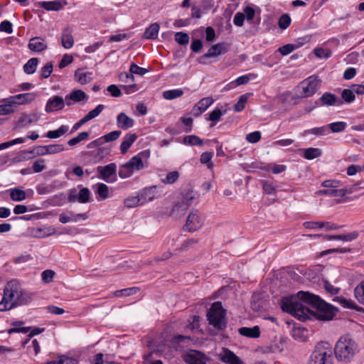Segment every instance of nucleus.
Returning a JSON list of instances; mask_svg holds the SVG:
<instances>
[{"mask_svg":"<svg viewBox=\"0 0 364 364\" xmlns=\"http://www.w3.org/2000/svg\"><path fill=\"white\" fill-rule=\"evenodd\" d=\"M281 308L283 311L302 321L314 317L322 321H330L338 311L336 307L326 303L319 296L302 291L296 295L284 297L281 301Z\"/></svg>","mask_w":364,"mask_h":364,"instance_id":"obj_1","label":"nucleus"},{"mask_svg":"<svg viewBox=\"0 0 364 364\" xmlns=\"http://www.w3.org/2000/svg\"><path fill=\"white\" fill-rule=\"evenodd\" d=\"M33 299V294L26 291L16 279L8 282L4 288L0 301V311H9L19 306L26 305Z\"/></svg>","mask_w":364,"mask_h":364,"instance_id":"obj_2","label":"nucleus"},{"mask_svg":"<svg viewBox=\"0 0 364 364\" xmlns=\"http://www.w3.org/2000/svg\"><path fill=\"white\" fill-rule=\"evenodd\" d=\"M357 348L356 343L350 336H341L334 347L335 356L340 362L349 363L354 357Z\"/></svg>","mask_w":364,"mask_h":364,"instance_id":"obj_3","label":"nucleus"},{"mask_svg":"<svg viewBox=\"0 0 364 364\" xmlns=\"http://www.w3.org/2000/svg\"><path fill=\"white\" fill-rule=\"evenodd\" d=\"M198 193L190 188L184 189L180 194V200L173 207L171 214L179 216L183 215L192 205H197L199 202Z\"/></svg>","mask_w":364,"mask_h":364,"instance_id":"obj_4","label":"nucleus"},{"mask_svg":"<svg viewBox=\"0 0 364 364\" xmlns=\"http://www.w3.org/2000/svg\"><path fill=\"white\" fill-rule=\"evenodd\" d=\"M208 321L210 325L218 330H223L227 326L226 311L221 302H214L207 314Z\"/></svg>","mask_w":364,"mask_h":364,"instance_id":"obj_5","label":"nucleus"},{"mask_svg":"<svg viewBox=\"0 0 364 364\" xmlns=\"http://www.w3.org/2000/svg\"><path fill=\"white\" fill-rule=\"evenodd\" d=\"M308 364H333L332 350L328 343H320L315 346Z\"/></svg>","mask_w":364,"mask_h":364,"instance_id":"obj_6","label":"nucleus"},{"mask_svg":"<svg viewBox=\"0 0 364 364\" xmlns=\"http://www.w3.org/2000/svg\"><path fill=\"white\" fill-rule=\"evenodd\" d=\"M138 194L141 205L153 201L155 199H158L164 195L162 188L157 186L145 187L141 189L138 192Z\"/></svg>","mask_w":364,"mask_h":364,"instance_id":"obj_7","label":"nucleus"},{"mask_svg":"<svg viewBox=\"0 0 364 364\" xmlns=\"http://www.w3.org/2000/svg\"><path fill=\"white\" fill-rule=\"evenodd\" d=\"M97 178L107 183H114L117 180V165L114 163L97 167Z\"/></svg>","mask_w":364,"mask_h":364,"instance_id":"obj_8","label":"nucleus"},{"mask_svg":"<svg viewBox=\"0 0 364 364\" xmlns=\"http://www.w3.org/2000/svg\"><path fill=\"white\" fill-rule=\"evenodd\" d=\"M319 85L320 80L316 75H311L304 80L300 84L302 90V97H309L312 96L318 89Z\"/></svg>","mask_w":364,"mask_h":364,"instance_id":"obj_9","label":"nucleus"},{"mask_svg":"<svg viewBox=\"0 0 364 364\" xmlns=\"http://www.w3.org/2000/svg\"><path fill=\"white\" fill-rule=\"evenodd\" d=\"M204 223V217L198 210L192 211L187 217L184 230L188 232H194L200 229Z\"/></svg>","mask_w":364,"mask_h":364,"instance_id":"obj_10","label":"nucleus"},{"mask_svg":"<svg viewBox=\"0 0 364 364\" xmlns=\"http://www.w3.org/2000/svg\"><path fill=\"white\" fill-rule=\"evenodd\" d=\"M80 188L79 193L77 192L75 188L70 189L68 194V201L74 203L77 201L80 203H86L89 202L90 198V191L87 188L78 186Z\"/></svg>","mask_w":364,"mask_h":364,"instance_id":"obj_11","label":"nucleus"},{"mask_svg":"<svg viewBox=\"0 0 364 364\" xmlns=\"http://www.w3.org/2000/svg\"><path fill=\"white\" fill-rule=\"evenodd\" d=\"M228 50V46L225 43H218L212 46L208 51L202 55L198 61L200 63H205L204 59L208 58L217 57L220 55L225 54Z\"/></svg>","mask_w":364,"mask_h":364,"instance_id":"obj_12","label":"nucleus"},{"mask_svg":"<svg viewBox=\"0 0 364 364\" xmlns=\"http://www.w3.org/2000/svg\"><path fill=\"white\" fill-rule=\"evenodd\" d=\"M65 105V99L62 97L55 95L48 100L45 106V111L47 113L59 111L63 109Z\"/></svg>","mask_w":364,"mask_h":364,"instance_id":"obj_13","label":"nucleus"},{"mask_svg":"<svg viewBox=\"0 0 364 364\" xmlns=\"http://www.w3.org/2000/svg\"><path fill=\"white\" fill-rule=\"evenodd\" d=\"M303 226L306 229H322L326 230H338L341 228L333 223L324 221H306L303 223Z\"/></svg>","mask_w":364,"mask_h":364,"instance_id":"obj_14","label":"nucleus"},{"mask_svg":"<svg viewBox=\"0 0 364 364\" xmlns=\"http://www.w3.org/2000/svg\"><path fill=\"white\" fill-rule=\"evenodd\" d=\"M88 95L81 90H73L69 95L65 97V102L67 106H71L73 102H87Z\"/></svg>","mask_w":364,"mask_h":364,"instance_id":"obj_15","label":"nucleus"},{"mask_svg":"<svg viewBox=\"0 0 364 364\" xmlns=\"http://www.w3.org/2000/svg\"><path fill=\"white\" fill-rule=\"evenodd\" d=\"M214 102V100L210 97L202 98L197 102L192 109V114L195 117L200 116Z\"/></svg>","mask_w":364,"mask_h":364,"instance_id":"obj_16","label":"nucleus"},{"mask_svg":"<svg viewBox=\"0 0 364 364\" xmlns=\"http://www.w3.org/2000/svg\"><path fill=\"white\" fill-rule=\"evenodd\" d=\"M40 119V115L38 113L23 114L18 119L16 127L17 129H22L29 127L33 123L37 122Z\"/></svg>","mask_w":364,"mask_h":364,"instance_id":"obj_17","label":"nucleus"},{"mask_svg":"<svg viewBox=\"0 0 364 364\" xmlns=\"http://www.w3.org/2000/svg\"><path fill=\"white\" fill-rule=\"evenodd\" d=\"M10 97L11 100H12L14 102V106H16L26 105L33 102L36 100L37 95L35 92H26Z\"/></svg>","mask_w":364,"mask_h":364,"instance_id":"obj_18","label":"nucleus"},{"mask_svg":"<svg viewBox=\"0 0 364 364\" xmlns=\"http://www.w3.org/2000/svg\"><path fill=\"white\" fill-rule=\"evenodd\" d=\"M88 216L87 213H75L72 211L68 212V214L62 213L59 216V221L65 224L68 223H77L80 220H85Z\"/></svg>","mask_w":364,"mask_h":364,"instance_id":"obj_19","label":"nucleus"},{"mask_svg":"<svg viewBox=\"0 0 364 364\" xmlns=\"http://www.w3.org/2000/svg\"><path fill=\"white\" fill-rule=\"evenodd\" d=\"M321 105L323 106H336L339 107L343 105V101L341 98L336 96L331 92H324L319 99Z\"/></svg>","mask_w":364,"mask_h":364,"instance_id":"obj_20","label":"nucleus"},{"mask_svg":"<svg viewBox=\"0 0 364 364\" xmlns=\"http://www.w3.org/2000/svg\"><path fill=\"white\" fill-rule=\"evenodd\" d=\"M97 200H106L109 197V188L103 183H97L92 186Z\"/></svg>","mask_w":364,"mask_h":364,"instance_id":"obj_21","label":"nucleus"},{"mask_svg":"<svg viewBox=\"0 0 364 364\" xmlns=\"http://www.w3.org/2000/svg\"><path fill=\"white\" fill-rule=\"evenodd\" d=\"M220 360L228 364H245L237 355L228 348L223 349Z\"/></svg>","mask_w":364,"mask_h":364,"instance_id":"obj_22","label":"nucleus"},{"mask_svg":"<svg viewBox=\"0 0 364 364\" xmlns=\"http://www.w3.org/2000/svg\"><path fill=\"white\" fill-rule=\"evenodd\" d=\"M75 81L81 85H86L93 80V73L85 71L83 69H77L74 74Z\"/></svg>","mask_w":364,"mask_h":364,"instance_id":"obj_23","label":"nucleus"},{"mask_svg":"<svg viewBox=\"0 0 364 364\" xmlns=\"http://www.w3.org/2000/svg\"><path fill=\"white\" fill-rule=\"evenodd\" d=\"M208 358L199 351H193L188 354L186 362L188 364H207Z\"/></svg>","mask_w":364,"mask_h":364,"instance_id":"obj_24","label":"nucleus"},{"mask_svg":"<svg viewBox=\"0 0 364 364\" xmlns=\"http://www.w3.org/2000/svg\"><path fill=\"white\" fill-rule=\"evenodd\" d=\"M72 33L73 30L70 27H65L62 31L61 43L65 49H70L73 46L74 38Z\"/></svg>","mask_w":364,"mask_h":364,"instance_id":"obj_25","label":"nucleus"},{"mask_svg":"<svg viewBox=\"0 0 364 364\" xmlns=\"http://www.w3.org/2000/svg\"><path fill=\"white\" fill-rule=\"evenodd\" d=\"M67 4L65 0H55L50 1H41L40 6L46 11H58Z\"/></svg>","mask_w":364,"mask_h":364,"instance_id":"obj_26","label":"nucleus"},{"mask_svg":"<svg viewBox=\"0 0 364 364\" xmlns=\"http://www.w3.org/2000/svg\"><path fill=\"white\" fill-rule=\"evenodd\" d=\"M134 124V120L127 116L125 113L121 112L117 117V125L119 128L126 130L132 128Z\"/></svg>","mask_w":364,"mask_h":364,"instance_id":"obj_27","label":"nucleus"},{"mask_svg":"<svg viewBox=\"0 0 364 364\" xmlns=\"http://www.w3.org/2000/svg\"><path fill=\"white\" fill-rule=\"evenodd\" d=\"M28 47L33 52H41L47 48V43L40 37H33L30 39Z\"/></svg>","mask_w":364,"mask_h":364,"instance_id":"obj_28","label":"nucleus"},{"mask_svg":"<svg viewBox=\"0 0 364 364\" xmlns=\"http://www.w3.org/2000/svg\"><path fill=\"white\" fill-rule=\"evenodd\" d=\"M359 233L358 231H353L346 234H339L335 235H324L323 237L327 240H343L350 242L358 238Z\"/></svg>","mask_w":364,"mask_h":364,"instance_id":"obj_29","label":"nucleus"},{"mask_svg":"<svg viewBox=\"0 0 364 364\" xmlns=\"http://www.w3.org/2000/svg\"><path fill=\"white\" fill-rule=\"evenodd\" d=\"M145 156L146 154L144 152H140L129 159L127 163L133 171H140L144 168L143 158Z\"/></svg>","mask_w":364,"mask_h":364,"instance_id":"obj_30","label":"nucleus"},{"mask_svg":"<svg viewBox=\"0 0 364 364\" xmlns=\"http://www.w3.org/2000/svg\"><path fill=\"white\" fill-rule=\"evenodd\" d=\"M0 105V115H7L13 114L15 112L14 105L11 100V97L4 98Z\"/></svg>","mask_w":364,"mask_h":364,"instance_id":"obj_31","label":"nucleus"},{"mask_svg":"<svg viewBox=\"0 0 364 364\" xmlns=\"http://www.w3.org/2000/svg\"><path fill=\"white\" fill-rule=\"evenodd\" d=\"M137 139V135L134 133H128L122 139L120 144V151L122 154H125L131 147L133 143Z\"/></svg>","mask_w":364,"mask_h":364,"instance_id":"obj_32","label":"nucleus"},{"mask_svg":"<svg viewBox=\"0 0 364 364\" xmlns=\"http://www.w3.org/2000/svg\"><path fill=\"white\" fill-rule=\"evenodd\" d=\"M43 364H78V360L66 355H58L55 359L43 363Z\"/></svg>","mask_w":364,"mask_h":364,"instance_id":"obj_33","label":"nucleus"},{"mask_svg":"<svg viewBox=\"0 0 364 364\" xmlns=\"http://www.w3.org/2000/svg\"><path fill=\"white\" fill-rule=\"evenodd\" d=\"M238 332L240 335L251 338H257L260 336V330L258 326H255L252 328L241 327L238 329Z\"/></svg>","mask_w":364,"mask_h":364,"instance_id":"obj_34","label":"nucleus"},{"mask_svg":"<svg viewBox=\"0 0 364 364\" xmlns=\"http://www.w3.org/2000/svg\"><path fill=\"white\" fill-rule=\"evenodd\" d=\"M329 133L328 127L326 125L314 127L309 129H306L303 132L302 135L306 136L309 134H314L316 136H322L327 135Z\"/></svg>","mask_w":364,"mask_h":364,"instance_id":"obj_35","label":"nucleus"},{"mask_svg":"<svg viewBox=\"0 0 364 364\" xmlns=\"http://www.w3.org/2000/svg\"><path fill=\"white\" fill-rule=\"evenodd\" d=\"M57 231L55 227L51 225H45L36 229V236L39 237H47L56 234Z\"/></svg>","mask_w":364,"mask_h":364,"instance_id":"obj_36","label":"nucleus"},{"mask_svg":"<svg viewBox=\"0 0 364 364\" xmlns=\"http://www.w3.org/2000/svg\"><path fill=\"white\" fill-rule=\"evenodd\" d=\"M68 130V125H61L58 129L55 130H50L47 132L45 136L49 139H58L66 134Z\"/></svg>","mask_w":364,"mask_h":364,"instance_id":"obj_37","label":"nucleus"},{"mask_svg":"<svg viewBox=\"0 0 364 364\" xmlns=\"http://www.w3.org/2000/svg\"><path fill=\"white\" fill-rule=\"evenodd\" d=\"M303 156L307 160H313L321 156L322 151L318 148L310 147L302 149Z\"/></svg>","mask_w":364,"mask_h":364,"instance_id":"obj_38","label":"nucleus"},{"mask_svg":"<svg viewBox=\"0 0 364 364\" xmlns=\"http://www.w3.org/2000/svg\"><path fill=\"white\" fill-rule=\"evenodd\" d=\"M159 25L157 23L151 24L144 33V37L146 39H155L158 37Z\"/></svg>","mask_w":364,"mask_h":364,"instance_id":"obj_39","label":"nucleus"},{"mask_svg":"<svg viewBox=\"0 0 364 364\" xmlns=\"http://www.w3.org/2000/svg\"><path fill=\"white\" fill-rule=\"evenodd\" d=\"M353 294L358 303L364 306V279L354 288Z\"/></svg>","mask_w":364,"mask_h":364,"instance_id":"obj_40","label":"nucleus"},{"mask_svg":"<svg viewBox=\"0 0 364 364\" xmlns=\"http://www.w3.org/2000/svg\"><path fill=\"white\" fill-rule=\"evenodd\" d=\"M183 144L188 146H202L203 141L196 135H188L183 137Z\"/></svg>","mask_w":364,"mask_h":364,"instance_id":"obj_41","label":"nucleus"},{"mask_svg":"<svg viewBox=\"0 0 364 364\" xmlns=\"http://www.w3.org/2000/svg\"><path fill=\"white\" fill-rule=\"evenodd\" d=\"M124 205L128 208H132L139 205H141L139 194L137 193L136 196L130 195L127 197L124 200Z\"/></svg>","mask_w":364,"mask_h":364,"instance_id":"obj_42","label":"nucleus"},{"mask_svg":"<svg viewBox=\"0 0 364 364\" xmlns=\"http://www.w3.org/2000/svg\"><path fill=\"white\" fill-rule=\"evenodd\" d=\"M333 301L340 304L343 308L357 309V304L351 299H348L343 296H336L333 299Z\"/></svg>","mask_w":364,"mask_h":364,"instance_id":"obj_43","label":"nucleus"},{"mask_svg":"<svg viewBox=\"0 0 364 364\" xmlns=\"http://www.w3.org/2000/svg\"><path fill=\"white\" fill-rule=\"evenodd\" d=\"M109 151L106 148H99L96 151H90L87 154L95 158V163L102 161L108 154Z\"/></svg>","mask_w":364,"mask_h":364,"instance_id":"obj_44","label":"nucleus"},{"mask_svg":"<svg viewBox=\"0 0 364 364\" xmlns=\"http://www.w3.org/2000/svg\"><path fill=\"white\" fill-rule=\"evenodd\" d=\"M38 63L36 58L29 59L23 65V70L26 74L31 75L36 72Z\"/></svg>","mask_w":364,"mask_h":364,"instance_id":"obj_45","label":"nucleus"},{"mask_svg":"<svg viewBox=\"0 0 364 364\" xmlns=\"http://www.w3.org/2000/svg\"><path fill=\"white\" fill-rule=\"evenodd\" d=\"M250 80V77L247 75H242L238 77L235 81L231 82L230 84L227 85L224 89L226 90H230V88L235 87L238 85H245Z\"/></svg>","mask_w":364,"mask_h":364,"instance_id":"obj_46","label":"nucleus"},{"mask_svg":"<svg viewBox=\"0 0 364 364\" xmlns=\"http://www.w3.org/2000/svg\"><path fill=\"white\" fill-rule=\"evenodd\" d=\"M10 196L14 201H21L26 199V195L24 191L14 188L10 189Z\"/></svg>","mask_w":364,"mask_h":364,"instance_id":"obj_47","label":"nucleus"},{"mask_svg":"<svg viewBox=\"0 0 364 364\" xmlns=\"http://www.w3.org/2000/svg\"><path fill=\"white\" fill-rule=\"evenodd\" d=\"M328 131L333 133H339L343 132L347 127V123L345 122H336L326 125Z\"/></svg>","mask_w":364,"mask_h":364,"instance_id":"obj_48","label":"nucleus"},{"mask_svg":"<svg viewBox=\"0 0 364 364\" xmlns=\"http://www.w3.org/2000/svg\"><path fill=\"white\" fill-rule=\"evenodd\" d=\"M183 94L181 89H173L166 90L163 92V96L166 100H171L180 97Z\"/></svg>","mask_w":364,"mask_h":364,"instance_id":"obj_49","label":"nucleus"},{"mask_svg":"<svg viewBox=\"0 0 364 364\" xmlns=\"http://www.w3.org/2000/svg\"><path fill=\"white\" fill-rule=\"evenodd\" d=\"M89 137V133L87 132H82L79 133L75 137H73L68 140V144L70 146H73L80 141H85Z\"/></svg>","mask_w":364,"mask_h":364,"instance_id":"obj_50","label":"nucleus"},{"mask_svg":"<svg viewBox=\"0 0 364 364\" xmlns=\"http://www.w3.org/2000/svg\"><path fill=\"white\" fill-rule=\"evenodd\" d=\"M343 102L346 103H351L355 99V94L351 87L349 89H344L341 92V98Z\"/></svg>","mask_w":364,"mask_h":364,"instance_id":"obj_51","label":"nucleus"},{"mask_svg":"<svg viewBox=\"0 0 364 364\" xmlns=\"http://www.w3.org/2000/svg\"><path fill=\"white\" fill-rule=\"evenodd\" d=\"M213 156V152L205 151L202 153L200 155V163L206 164L208 169L213 168V164L211 162V159Z\"/></svg>","mask_w":364,"mask_h":364,"instance_id":"obj_52","label":"nucleus"},{"mask_svg":"<svg viewBox=\"0 0 364 364\" xmlns=\"http://www.w3.org/2000/svg\"><path fill=\"white\" fill-rule=\"evenodd\" d=\"M134 171L132 168L129 166L128 163L122 165L119 169V176L121 178H127L130 177L133 174Z\"/></svg>","mask_w":364,"mask_h":364,"instance_id":"obj_53","label":"nucleus"},{"mask_svg":"<svg viewBox=\"0 0 364 364\" xmlns=\"http://www.w3.org/2000/svg\"><path fill=\"white\" fill-rule=\"evenodd\" d=\"M179 178V173L177 171H173L168 172L164 178H162L161 181L163 183L165 184H173L175 183Z\"/></svg>","mask_w":364,"mask_h":364,"instance_id":"obj_54","label":"nucleus"},{"mask_svg":"<svg viewBox=\"0 0 364 364\" xmlns=\"http://www.w3.org/2000/svg\"><path fill=\"white\" fill-rule=\"evenodd\" d=\"M189 40L190 38L187 33L180 31L175 34V41L181 46L187 45L189 43Z\"/></svg>","mask_w":364,"mask_h":364,"instance_id":"obj_55","label":"nucleus"},{"mask_svg":"<svg viewBox=\"0 0 364 364\" xmlns=\"http://www.w3.org/2000/svg\"><path fill=\"white\" fill-rule=\"evenodd\" d=\"M105 106L103 105H98L94 109L90 111L85 116V119L87 122L98 117L100 114L104 109Z\"/></svg>","mask_w":364,"mask_h":364,"instance_id":"obj_56","label":"nucleus"},{"mask_svg":"<svg viewBox=\"0 0 364 364\" xmlns=\"http://www.w3.org/2000/svg\"><path fill=\"white\" fill-rule=\"evenodd\" d=\"M355 188L354 186L346 187L341 189L334 188L333 197L342 198L348 194L352 193Z\"/></svg>","mask_w":364,"mask_h":364,"instance_id":"obj_57","label":"nucleus"},{"mask_svg":"<svg viewBox=\"0 0 364 364\" xmlns=\"http://www.w3.org/2000/svg\"><path fill=\"white\" fill-rule=\"evenodd\" d=\"M315 55L318 58H325L327 59L330 58L332 55V52L330 49H326L323 48H315L314 50Z\"/></svg>","mask_w":364,"mask_h":364,"instance_id":"obj_58","label":"nucleus"},{"mask_svg":"<svg viewBox=\"0 0 364 364\" xmlns=\"http://www.w3.org/2000/svg\"><path fill=\"white\" fill-rule=\"evenodd\" d=\"M223 113L220 109L215 108L209 113L208 117L206 118V119L216 124L218 122L220 121V117L223 116Z\"/></svg>","mask_w":364,"mask_h":364,"instance_id":"obj_59","label":"nucleus"},{"mask_svg":"<svg viewBox=\"0 0 364 364\" xmlns=\"http://www.w3.org/2000/svg\"><path fill=\"white\" fill-rule=\"evenodd\" d=\"M248 100V96L247 94L241 95L237 103L234 106V109L237 112H240L244 109L245 107V104L247 103Z\"/></svg>","mask_w":364,"mask_h":364,"instance_id":"obj_60","label":"nucleus"},{"mask_svg":"<svg viewBox=\"0 0 364 364\" xmlns=\"http://www.w3.org/2000/svg\"><path fill=\"white\" fill-rule=\"evenodd\" d=\"M47 148L48 155L56 154L65 150L63 144H49L47 145Z\"/></svg>","mask_w":364,"mask_h":364,"instance_id":"obj_61","label":"nucleus"},{"mask_svg":"<svg viewBox=\"0 0 364 364\" xmlns=\"http://www.w3.org/2000/svg\"><path fill=\"white\" fill-rule=\"evenodd\" d=\"M298 48L297 46L294 44H286L282 47H279L277 51L283 56L287 55L291 52H293L295 49Z\"/></svg>","mask_w":364,"mask_h":364,"instance_id":"obj_62","label":"nucleus"},{"mask_svg":"<svg viewBox=\"0 0 364 364\" xmlns=\"http://www.w3.org/2000/svg\"><path fill=\"white\" fill-rule=\"evenodd\" d=\"M121 134V131L115 130L102 136V137L105 143L111 142L117 140L120 136Z\"/></svg>","mask_w":364,"mask_h":364,"instance_id":"obj_63","label":"nucleus"},{"mask_svg":"<svg viewBox=\"0 0 364 364\" xmlns=\"http://www.w3.org/2000/svg\"><path fill=\"white\" fill-rule=\"evenodd\" d=\"M291 18L287 14H283L279 19L278 25L280 28L286 29L287 28L291 23Z\"/></svg>","mask_w":364,"mask_h":364,"instance_id":"obj_64","label":"nucleus"}]
</instances>
